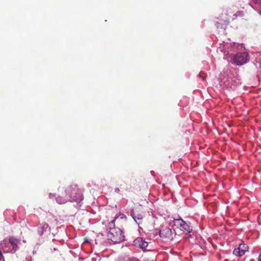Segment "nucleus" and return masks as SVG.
<instances>
[{"mask_svg": "<svg viewBox=\"0 0 261 261\" xmlns=\"http://www.w3.org/2000/svg\"><path fill=\"white\" fill-rule=\"evenodd\" d=\"M258 260L261 261V254H260L258 256Z\"/></svg>", "mask_w": 261, "mask_h": 261, "instance_id": "15", "label": "nucleus"}, {"mask_svg": "<svg viewBox=\"0 0 261 261\" xmlns=\"http://www.w3.org/2000/svg\"><path fill=\"white\" fill-rule=\"evenodd\" d=\"M120 216H121V218H123V217L124 216V215L122 214L120 215Z\"/></svg>", "mask_w": 261, "mask_h": 261, "instance_id": "17", "label": "nucleus"}, {"mask_svg": "<svg viewBox=\"0 0 261 261\" xmlns=\"http://www.w3.org/2000/svg\"><path fill=\"white\" fill-rule=\"evenodd\" d=\"M224 15H227V13H224Z\"/></svg>", "mask_w": 261, "mask_h": 261, "instance_id": "18", "label": "nucleus"}, {"mask_svg": "<svg viewBox=\"0 0 261 261\" xmlns=\"http://www.w3.org/2000/svg\"><path fill=\"white\" fill-rule=\"evenodd\" d=\"M160 236L164 241H168L173 238V233L169 227H165L160 231Z\"/></svg>", "mask_w": 261, "mask_h": 261, "instance_id": "5", "label": "nucleus"}, {"mask_svg": "<svg viewBox=\"0 0 261 261\" xmlns=\"http://www.w3.org/2000/svg\"><path fill=\"white\" fill-rule=\"evenodd\" d=\"M107 237L108 239L115 243H119L124 239L122 230L120 228L115 227L110 228Z\"/></svg>", "mask_w": 261, "mask_h": 261, "instance_id": "2", "label": "nucleus"}, {"mask_svg": "<svg viewBox=\"0 0 261 261\" xmlns=\"http://www.w3.org/2000/svg\"><path fill=\"white\" fill-rule=\"evenodd\" d=\"M134 245L145 250L148 246V242L144 240L142 238H137L134 241Z\"/></svg>", "mask_w": 261, "mask_h": 261, "instance_id": "9", "label": "nucleus"}, {"mask_svg": "<svg viewBox=\"0 0 261 261\" xmlns=\"http://www.w3.org/2000/svg\"><path fill=\"white\" fill-rule=\"evenodd\" d=\"M48 225L47 224H44L43 227H48Z\"/></svg>", "mask_w": 261, "mask_h": 261, "instance_id": "16", "label": "nucleus"}, {"mask_svg": "<svg viewBox=\"0 0 261 261\" xmlns=\"http://www.w3.org/2000/svg\"><path fill=\"white\" fill-rule=\"evenodd\" d=\"M248 54L246 52L237 53L233 58V62L235 64L242 65L247 62Z\"/></svg>", "mask_w": 261, "mask_h": 261, "instance_id": "4", "label": "nucleus"}, {"mask_svg": "<svg viewBox=\"0 0 261 261\" xmlns=\"http://www.w3.org/2000/svg\"><path fill=\"white\" fill-rule=\"evenodd\" d=\"M83 190L76 184H73L65 189L59 187L56 194V200L59 204H64L67 201L80 202L83 199Z\"/></svg>", "mask_w": 261, "mask_h": 261, "instance_id": "1", "label": "nucleus"}, {"mask_svg": "<svg viewBox=\"0 0 261 261\" xmlns=\"http://www.w3.org/2000/svg\"><path fill=\"white\" fill-rule=\"evenodd\" d=\"M248 250V247L244 243L241 244L239 246L233 250V254L238 256H241L244 255L245 252Z\"/></svg>", "mask_w": 261, "mask_h": 261, "instance_id": "7", "label": "nucleus"}, {"mask_svg": "<svg viewBox=\"0 0 261 261\" xmlns=\"http://www.w3.org/2000/svg\"><path fill=\"white\" fill-rule=\"evenodd\" d=\"M224 14H222L221 16V18L219 19V20L216 21V25L217 29L220 31V30L225 29L226 27L229 22V19L228 18H225L223 16Z\"/></svg>", "mask_w": 261, "mask_h": 261, "instance_id": "6", "label": "nucleus"}, {"mask_svg": "<svg viewBox=\"0 0 261 261\" xmlns=\"http://www.w3.org/2000/svg\"><path fill=\"white\" fill-rule=\"evenodd\" d=\"M118 218V216H116L115 217V218L114 219V220L111 222V223H112V224H114V222H115V221L117 220V219Z\"/></svg>", "mask_w": 261, "mask_h": 261, "instance_id": "13", "label": "nucleus"}, {"mask_svg": "<svg viewBox=\"0 0 261 261\" xmlns=\"http://www.w3.org/2000/svg\"><path fill=\"white\" fill-rule=\"evenodd\" d=\"M254 3L257 4H261V0H252Z\"/></svg>", "mask_w": 261, "mask_h": 261, "instance_id": "12", "label": "nucleus"}, {"mask_svg": "<svg viewBox=\"0 0 261 261\" xmlns=\"http://www.w3.org/2000/svg\"><path fill=\"white\" fill-rule=\"evenodd\" d=\"M18 241L17 239L11 237L9 238V241H4L0 244V246L4 252H11L16 250L18 248Z\"/></svg>", "mask_w": 261, "mask_h": 261, "instance_id": "3", "label": "nucleus"}, {"mask_svg": "<svg viewBox=\"0 0 261 261\" xmlns=\"http://www.w3.org/2000/svg\"><path fill=\"white\" fill-rule=\"evenodd\" d=\"M130 215L135 221H137V220H141L143 216L142 213H139V211L137 210V209H133L131 211Z\"/></svg>", "mask_w": 261, "mask_h": 261, "instance_id": "10", "label": "nucleus"}, {"mask_svg": "<svg viewBox=\"0 0 261 261\" xmlns=\"http://www.w3.org/2000/svg\"><path fill=\"white\" fill-rule=\"evenodd\" d=\"M234 15L236 16V17H238V16H243V12H242V11H239L237 13H236L235 14H234Z\"/></svg>", "mask_w": 261, "mask_h": 261, "instance_id": "11", "label": "nucleus"}, {"mask_svg": "<svg viewBox=\"0 0 261 261\" xmlns=\"http://www.w3.org/2000/svg\"><path fill=\"white\" fill-rule=\"evenodd\" d=\"M129 261H139V260L136 258H132V259H130Z\"/></svg>", "mask_w": 261, "mask_h": 261, "instance_id": "14", "label": "nucleus"}, {"mask_svg": "<svg viewBox=\"0 0 261 261\" xmlns=\"http://www.w3.org/2000/svg\"><path fill=\"white\" fill-rule=\"evenodd\" d=\"M175 225L178 226L181 230L188 232L191 231V227L183 220L179 219L175 220Z\"/></svg>", "mask_w": 261, "mask_h": 261, "instance_id": "8", "label": "nucleus"}]
</instances>
